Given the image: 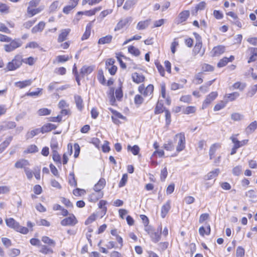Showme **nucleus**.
Returning a JSON list of instances; mask_svg holds the SVG:
<instances>
[{"mask_svg": "<svg viewBox=\"0 0 257 257\" xmlns=\"http://www.w3.org/2000/svg\"><path fill=\"white\" fill-rule=\"evenodd\" d=\"M178 139V145L176 147V152L177 153L183 151L185 148L186 140L185 134L183 133L177 134L174 137V140Z\"/></svg>", "mask_w": 257, "mask_h": 257, "instance_id": "f257e3e1", "label": "nucleus"}, {"mask_svg": "<svg viewBox=\"0 0 257 257\" xmlns=\"http://www.w3.org/2000/svg\"><path fill=\"white\" fill-rule=\"evenodd\" d=\"M194 35L196 39V43L193 49V52L195 55L200 54L201 56H202L205 52V49L201 51L202 43L201 41V37L196 33H194Z\"/></svg>", "mask_w": 257, "mask_h": 257, "instance_id": "f03ea898", "label": "nucleus"}, {"mask_svg": "<svg viewBox=\"0 0 257 257\" xmlns=\"http://www.w3.org/2000/svg\"><path fill=\"white\" fill-rule=\"evenodd\" d=\"M133 21L132 17H128L123 19H121L116 25L114 31H117L121 30L123 28L128 26Z\"/></svg>", "mask_w": 257, "mask_h": 257, "instance_id": "7ed1b4c3", "label": "nucleus"}, {"mask_svg": "<svg viewBox=\"0 0 257 257\" xmlns=\"http://www.w3.org/2000/svg\"><path fill=\"white\" fill-rule=\"evenodd\" d=\"M138 90L144 96H150L153 92L154 86L152 84H149L145 88L144 85L142 84L139 86Z\"/></svg>", "mask_w": 257, "mask_h": 257, "instance_id": "20e7f679", "label": "nucleus"}, {"mask_svg": "<svg viewBox=\"0 0 257 257\" xmlns=\"http://www.w3.org/2000/svg\"><path fill=\"white\" fill-rule=\"evenodd\" d=\"M161 232L162 226H159L156 230H154L153 231H148V234L150 235L152 241L156 243L158 242L161 239Z\"/></svg>", "mask_w": 257, "mask_h": 257, "instance_id": "39448f33", "label": "nucleus"}, {"mask_svg": "<svg viewBox=\"0 0 257 257\" xmlns=\"http://www.w3.org/2000/svg\"><path fill=\"white\" fill-rule=\"evenodd\" d=\"M217 95V92H212L208 94L202 104V108L203 109L206 108L216 98Z\"/></svg>", "mask_w": 257, "mask_h": 257, "instance_id": "423d86ee", "label": "nucleus"}, {"mask_svg": "<svg viewBox=\"0 0 257 257\" xmlns=\"http://www.w3.org/2000/svg\"><path fill=\"white\" fill-rule=\"evenodd\" d=\"M77 223V220L74 215L66 217L61 221V224L63 226L74 225Z\"/></svg>", "mask_w": 257, "mask_h": 257, "instance_id": "0eeeda50", "label": "nucleus"}, {"mask_svg": "<svg viewBox=\"0 0 257 257\" xmlns=\"http://www.w3.org/2000/svg\"><path fill=\"white\" fill-rule=\"evenodd\" d=\"M190 15V13L189 11H184L181 12L179 15L178 18L176 20V23L177 24L182 23L188 19Z\"/></svg>", "mask_w": 257, "mask_h": 257, "instance_id": "6e6552de", "label": "nucleus"}, {"mask_svg": "<svg viewBox=\"0 0 257 257\" xmlns=\"http://www.w3.org/2000/svg\"><path fill=\"white\" fill-rule=\"evenodd\" d=\"M70 32L71 29L69 28L61 30L57 39L58 42L61 43L66 40Z\"/></svg>", "mask_w": 257, "mask_h": 257, "instance_id": "1a4fd4ad", "label": "nucleus"}, {"mask_svg": "<svg viewBox=\"0 0 257 257\" xmlns=\"http://www.w3.org/2000/svg\"><path fill=\"white\" fill-rule=\"evenodd\" d=\"M132 78L133 81L137 84L143 82L145 80V77L144 75L137 72L133 73L132 75Z\"/></svg>", "mask_w": 257, "mask_h": 257, "instance_id": "9d476101", "label": "nucleus"}, {"mask_svg": "<svg viewBox=\"0 0 257 257\" xmlns=\"http://www.w3.org/2000/svg\"><path fill=\"white\" fill-rule=\"evenodd\" d=\"M225 50V48L223 46L219 45L214 47L212 50V56L214 57L219 56L223 54Z\"/></svg>", "mask_w": 257, "mask_h": 257, "instance_id": "9b49d317", "label": "nucleus"}, {"mask_svg": "<svg viewBox=\"0 0 257 257\" xmlns=\"http://www.w3.org/2000/svg\"><path fill=\"white\" fill-rule=\"evenodd\" d=\"M43 9L44 8L42 6L37 9H33V8H30V7H28L27 8L28 15L29 17H32L34 15L40 13L43 10Z\"/></svg>", "mask_w": 257, "mask_h": 257, "instance_id": "f8f14e48", "label": "nucleus"}, {"mask_svg": "<svg viewBox=\"0 0 257 257\" xmlns=\"http://www.w3.org/2000/svg\"><path fill=\"white\" fill-rule=\"evenodd\" d=\"M230 140L238 149L247 144L248 141V140H243L241 141H239L237 139V138L234 137H231Z\"/></svg>", "mask_w": 257, "mask_h": 257, "instance_id": "ddd939ff", "label": "nucleus"}, {"mask_svg": "<svg viewBox=\"0 0 257 257\" xmlns=\"http://www.w3.org/2000/svg\"><path fill=\"white\" fill-rule=\"evenodd\" d=\"M171 201L170 200H168L165 204L163 205V206L161 208V216L162 218H165L167 214L170 210L171 208Z\"/></svg>", "mask_w": 257, "mask_h": 257, "instance_id": "4468645a", "label": "nucleus"}, {"mask_svg": "<svg viewBox=\"0 0 257 257\" xmlns=\"http://www.w3.org/2000/svg\"><path fill=\"white\" fill-rule=\"evenodd\" d=\"M234 59L233 56H230L229 58L223 57L217 64L218 67H223L225 66L229 62H231Z\"/></svg>", "mask_w": 257, "mask_h": 257, "instance_id": "2eb2a0df", "label": "nucleus"}, {"mask_svg": "<svg viewBox=\"0 0 257 257\" xmlns=\"http://www.w3.org/2000/svg\"><path fill=\"white\" fill-rule=\"evenodd\" d=\"M105 180L104 178H101L94 186V190L96 192H99L105 185Z\"/></svg>", "mask_w": 257, "mask_h": 257, "instance_id": "dca6fc26", "label": "nucleus"}, {"mask_svg": "<svg viewBox=\"0 0 257 257\" xmlns=\"http://www.w3.org/2000/svg\"><path fill=\"white\" fill-rule=\"evenodd\" d=\"M239 95L238 92H233L231 93L226 94L224 97L227 101H232L236 100L239 96Z\"/></svg>", "mask_w": 257, "mask_h": 257, "instance_id": "f3484780", "label": "nucleus"}, {"mask_svg": "<svg viewBox=\"0 0 257 257\" xmlns=\"http://www.w3.org/2000/svg\"><path fill=\"white\" fill-rule=\"evenodd\" d=\"M43 133V130L41 128H36L33 130H32L30 132H28L26 136L27 139H29L33 138L36 135H38L40 133Z\"/></svg>", "mask_w": 257, "mask_h": 257, "instance_id": "a211bd4d", "label": "nucleus"}, {"mask_svg": "<svg viewBox=\"0 0 257 257\" xmlns=\"http://www.w3.org/2000/svg\"><path fill=\"white\" fill-rule=\"evenodd\" d=\"M45 26V23L44 22H40L38 25L32 28L31 32L33 34L37 33L39 32H42L44 30Z\"/></svg>", "mask_w": 257, "mask_h": 257, "instance_id": "6ab92c4d", "label": "nucleus"}, {"mask_svg": "<svg viewBox=\"0 0 257 257\" xmlns=\"http://www.w3.org/2000/svg\"><path fill=\"white\" fill-rule=\"evenodd\" d=\"M91 28L92 22H90L87 25L86 27L85 32H84L81 38L82 40H86L89 37L91 33Z\"/></svg>", "mask_w": 257, "mask_h": 257, "instance_id": "aec40b11", "label": "nucleus"}, {"mask_svg": "<svg viewBox=\"0 0 257 257\" xmlns=\"http://www.w3.org/2000/svg\"><path fill=\"white\" fill-rule=\"evenodd\" d=\"M112 39V36L111 35H108L105 36L104 37H102L100 38L98 41V44H109L111 43Z\"/></svg>", "mask_w": 257, "mask_h": 257, "instance_id": "412c9836", "label": "nucleus"}, {"mask_svg": "<svg viewBox=\"0 0 257 257\" xmlns=\"http://www.w3.org/2000/svg\"><path fill=\"white\" fill-rule=\"evenodd\" d=\"M33 82L32 79L26 80L22 81L17 82V87L20 89L24 88L26 87L30 86Z\"/></svg>", "mask_w": 257, "mask_h": 257, "instance_id": "4be33fe9", "label": "nucleus"}, {"mask_svg": "<svg viewBox=\"0 0 257 257\" xmlns=\"http://www.w3.org/2000/svg\"><path fill=\"white\" fill-rule=\"evenodd\" d=\"M151 20L148 19L144 21L139 22L137 26V29L139 30H144L147 28L150 23Z\"/></svg>", "mask_w": 257, "mask_h": 257, "instance_id": "5701e85b", "label": "nucleus"}, {"mask_svg": "<svg viewBox=\"0 0 257 257\" xmlns=\"http://www.w3.org/2000/svg\"><path fill=\"white\" fill-rule=\"evenodd\" d=\"M220 147V145L218 143L214 144L210 147L209 153L210 160L212 159L216 150Z\"/></svg>", "mask_w": 257, "mask_h": 257, "instance_id": "b1692460", "label": "nucleus"}, {"mask_svg": "<svg viewBox=\"0 0 257 257\" xmlns=\"http://www.w3.org/2000/svg\"><path fill=\"white\" fill-rule=\"evenodd\" d=\"M29 165V163L28 160L25 159H21L17 161V168H28L27 167Z\"/></svg>", "mask_w": 257, "mask_h": 257, "instance_id": "393cba45", "label": "nucleus"}, {"mask_svg": "<svg viewBox=\"0 0 257 257\" xmlns=\"http://www.w3.org/2000/svg\"><path fill=\"white\" fill-rule=\"evenodd\" d=\"M75 101L78 109L81 110L83 107V100L80 96L75 95L74 96Z\"/></svg>", "mask_w": 257, "mask_h": 257, "instance_id": "a878e982", "label": "nucleus"}, {"mask_svg": "<svg viewBox=\"0 0 257 257\" xmlns=\"http://www.w3.org/2000/svg\"><path fill=\"white\" fill-rule=\"evenodd\" d=\"M245 87V83H241L240 82H236L232 86L233 89H238L241 91H243Z\"/></svg>", "mask_w": 257, "mask_h": 257, "instance_id": "bb28decb", "label": "nucleus"}, {"mask_svg": "<svg viewBox=\"0 0 257 257\" xmlns=\"http://www.w3.org/2000/svg\"><path fill=\"white\" fill-rule=\"evenodd\" d=\"M219 169H216L214 170H213L210 172H209L206 175V180H211L216 177L219 174Z\"/></svg>", "mask_w": 257, "mask_h": 257, "instance_id": "cd10ccee", "label": "nucleus"}, {"mask_svg": "<svg viewBox=\"0 0 257 257\" xmlns=\"http://www.w3.org/2000/svg\"><path fill=\"white\" fill-rule=\"evenodd\" d=\"M257 127V122L254 121L250 123L246 128V132L248 134H251L254 132Z\"/></svg>", "mask_w": 257, "mask_h": 257, "instance_id": "c85d7f7f", "label": "nucleus"}, {"mask_svg": "<svg viewBox=\"0 0 257 257\" xmlns=\"http://www.w3.org/2000/svg\"><path fill=\"white\" fill-rule=\"evenodd\" d=\"M52 158L53 161L59 165L61 164V157L57 151H52Z\"/></svg>", "mask_w": 257, "mask_h": 257, "instance_id": "c756f323", "label": "nucleus"}, {"mask_svg": "<svg viewBox=\"0 0 257 257\" xmlns=\"http://www.w3.org/2000/svg\"><path fill=\"white\" fill-rule=\"evenodd\" d=\"M38 151V148L35 145H31L28 147L27 149L24 151V153H35Z\"/></svg>", "mask_w": 257, "mask_h": 257, "instance_id": "7c9ffc66", "label": "nucleus"}, {"mask_svg": "<svg viewBox=\"0 0 257 257\" xmlns=\"http://www.w3.org/2000/svg\"><path fill=\"white\" fill-rule=\"evenodd\" d=\"M5 50L7 52H11L14 50L16 48V42L13 41L10 44L5 45Z\"/></svg>", "mask_w": 257, "mask_h": 257, "instance_id": "2f4dec72", "label": "nucleus"}, {"mask_svg": "<svg viewBox=\"0 0 257 257\" xmlns=\"http://www.w3.org/2000/svg\"><path fill=\"white\" fill-rule=\"evenodd\" d=\"M93 71L92 67L90 66H84L81 69V74L82 75H88L91 73Z\"/></svg>", "mask_w": 257, "mask_h": 257, "instance_id": "473e14b6", "label": "nucleus"}, {"mask_svg": "<svg viewBox=\"0 0 257 257\" xmlns=\"http://www.w3.org/2000/svg\"><path fill=\"white\" fill-rule=\"evenodd\" d=\"M128 51L129 53L135 56H138L140 54V51L139 49L133 46H130L128 47Z\"/></svg>", "mask_w": 257, "mask_h": 257, "instance_id": "72a5a7b5", "label": "nucleus"}, {"mask_svg": "<svg viewBox=\"0 0 257 257\" xmlns=\"http://www.w3.org/2000/svg\"><path fill=\"white\" fill-rule=\"evenodd\" d=\"M127 150L132 152L134 155H137L140 152V148L137 145H134L133 147H131V145L127 146Z\"/></svg>", "mask_w": 257, "mask_h": 257, "instance_id": "f704fd0d", "label": "nucleus"}, {"mask_svg": "<svg viewBox=\"0 0 257 257\" xmlns=\"http://www.w3.org/2000/svg\"><path fill=\"white\" fill-rule=\"evenodd\" d=\"M163 148L166 151H172L174 150L175 146L171 141L167 142L163 145Z\"/></svg>", "mask_w": 257, "mask_h": 257, "instance_id": "c9c22d12", "label": "nucleus"}, {"mask_svg": "<svg viewBox=\"0 0 257 257\" xmlns=\"http://www.w3.org/2000/svg\"><path fill=\"white\" fill-rule=\"evenodd\" d=\"M257 91V84L252 86L249 89H248L246 97H252Z\"/></svg>", "mask_w": 257, "mask_h": 257, "instance_id": "e433bc0d", "label": "nucleus"}, {"mask_svg": "<svg viewBox=\"0 0 257 257\" xmlns=\"http://www.w3.org/2000/svg\"><path fill=\"white\" fill-rule=\"evenodd\" d=\"M136 4L135 0H127L123 7V8L125 10H130L135 4Z\"/></svg>", "mask_w": 257, "mask_h": 257, "instance_id": "4c0bfd02", "label": "nucleus"}, {"mask_svg": "<svg viewBox=\"0 0 257 257\" xmlns=\"http://www.w3.org/2000/svg\"><path fill=\"white\" fill-rule=\"evenodd\" d=\"M42 240L45 243L48 244L50 245L54 246L55 245V242L53 239L50 238L49 237L44 236L42 238Z\"/></svg>", "mask_w": 257, "mask_h": 257, "instance_id": "58836bf2", "label": "nucleus"}, {"mask_svg": "<svg viewBox=\"0 0 257 257\" xmlns=\"http://www.w3.org/2000/svg\"><path fill=\"white\" fill-rule=\"evenodd\" d=\"M98 80L99 82L105 85L106 83V80L103 75V71L102 70H100L98 73Z\"/></svg>", "mask_w": 257, "mask_h": 257, "instance_id": "ea45409f", "label": "nucleus"}, {"mask_svg": "<svg viewBox=\"0 0 257 257\" xmlns=\"http://www.w3.org/2000/svg\"><path fill=\"white\" fill-rule=\"evenodd\" d=\"M50 113L51 110L46 108L39 109L37 111L38 114L40 116L49 115L50 114Z\"/></svg>", "mask_w": 257, "mask_h": 257, "instance_id": "a19ab883", "label": "nucleus"}, {"mask_svg": "<svg viewBox=\"0 0 257 257\" xmlns=\"http://www.w3.org/2000/svg\"><path fill=\"white\" fill-rule=\"evenodd\" d=\"M196 111V108L195 106H189L186 107L183 109V112L186 114L193 113Z\"/></svg>", "mask_w": 257, "mask_h": 257, "instance_id": "79ce46f5", "label": "nucleus"}, {"mask_svg": "<svg viewBox=\"0 0 257 257\" xmlns=\"http://www.w3.org/2000/svg\"><path fill=\"white\" fill-rule=\"evenodd\" d=\"M56 128V126L52 123H48L42 127L43 132H49L52 130H55Z\"/></svg>", "mask_w": 257, "mask_h": 257, "instance_id": "37998d69", "label": "nucleus"}, {"mask_svg": "<svg viewBox=\"0 0 257 257\" xmlns=\"http://www.w3.org/2000/svg\"><path fill=\"white\" fill-rule=\"evenodd\" d=\"M22 62L29 64V65H33L34 64L35 60L33 57H30L29 58L22 59L21 60V64Z\"/></svg>", "mask_w": 257, "mask_h": 257, "instance_id": "c03bdc74", "label": "nucleus"}, {"mask_svg": "<svg viewBox=\"0 0 257 257\" xmlns=\"http://www.w3.org/2000/svg\"><path fill=\"white\" fill-rule=\"evenodd\" d=\"M164 112L165 113L166 124L169 125L171 121V113L168 109H165Z\"/></svg>", "mask_w": 257, "mask_h": 257, "instance_id": "a18cd8bd", "label": "nucleus"}, {"mask_svg": "<svg viewBox=\"0 0 257 257\" xmlns=\"http://www.w3.org/2000/svg\"><path fill=\"white\" fill-rule=\"evenodd\" d=\"M242 172L241 166L238 165L234 167L232 169V173L235 176H239Z\"/></svg>", "mask_w": 257, "mask_h": 257, "instance_id": "49530a36", "label": "nucleus"}, {"mask_svg": "<svg viewBox=\"0 0 257 257\" xmlns=\"http://www.w3.org/2000/svg\"><path fill=\"white\" fill-rule=\"evenodd\" d=\"M69 184L72 186H77V182L75 180L74 174L73 173H70L69 174Z\"/></svg>", "mask_w": 257, "mask_h": 257, "instance_id": "de8ad7c7", "label": "nucleus"}, {"mask_svg": "<svg viewBox=\"0 0 257 257\" xmlns=\"http://www.w3.org/2000/svg\"><path fill=\"white\" fill-rule=\"evenodd\" d=\"M106 203V201L102 200L99 201L98 204L99 207L102 209V213L104 214H105L107 210V208L105 206Z\"/></svg>", "mask_w": 257, "mask_h": 257, "instance_id": "09e8293b", "label": "nucleus"}, {"mask_svg": "<svg viewBox=\"0 0 257 257\" xmlns=\"http://www.w3.org/2000/svg\"><path fill=\"white\" fill-rule=\"evenodd\" d=\"M43 89L37 88L36 91H32L27 93V95L30 96H37L42 94Z\"/></svg>", "mask_w": 257, "mask_h": 257, "instance_id": "8fccbe9b", "label": "nucleus"}, {"mask_svg": "<svg viewBox=\"0 0 257 257\" xmlns=\"http://www.w3.org/2000/svg\"><path fill=\"white\" fill-rule=\"evenodd\" d=\"M6 222L7 225L11 228H15V220L14 219L12 218H9L6 220Z\"/></svg>", "mask_w": 257, "mask_h": 257, "instance_id": "3c124183", "label": "nucleus"}, {"mask_svg": "<svg viewBox=\"0 0 257 257\" xmlns=\"http://www.w3.org/2000/svg\"><path fill=\"white\" fill-rule=\"evenodd\" d=\"M59 3L58 1H54L50 6L49 10L50 12H53L59 7Z\"/></svg>", "mask_w": 257, "mask_h": 257, "instance_id": "603ef678", "label": "nucleus"}, {"mask_svg": "<svg viewBox=\"0 0 257 257\" xmlns=\"http://www.w3.org/2000/svg\"><path fill=\"white\" fill-rule=\"evenodd\" d=\"M168 175V171L166 167H165L161 170L160 179L162 181H164Z\"/></svg>", "mask_w": 257, "mask_h": 257, "instance_id": "864d4df0", "label": "nucleus"}, {"mask_svg": "<svg viewBox=\"0 0 257 257\" xmlns=\"http://www.w3.org/2000/svg\"><path fill=\"white\" fill-rule=\"evenodd\" d=\"M127 178H128V176L126 174H124L122 175V178H121V180L120 181L119 184H118L119 187H122L125 185V184L127 182Z\"/></svg>", "mask_w": 257, "mask_h": 257, "instance_id": "5fc2aeb1", "label": "nucleus"}, {"mask_svg": "<svg viewBox=\"0 0 257 257\" xmlns=\"http://www.w3.org/2000/svg\"><path fill=\"white\" fill-rule=\"evenodd\" d=\"M163 105L158 102L155 108V113L156 114H160L163 112Z\"/></svg>", "mask_w": 257, "mask_h": 257, "instance_id": "6e6d98bb", "label": "nucleus"}, {"mask_svg": "<svg viewBox=\"0 0 257 257\" xmlns=\"http://www.w3.org/2000/svg\"><path fill=\"white\" fill-rule=\"evenodd\" d=\"M123 57V56L120 53L116 54V58L117 61L119 62L120 67L123 68L125 69L126 68V65L123 62L122 60H121V57Z\"/></svg>", "mask_w": 257, "mask_h": 257, "instance_id": "4d7b16f0", "label": "nucleus"}, {"mask_svg": "<svg viewBox=\"0 0 257 257\" xmlns=\"http://www.w3.org/2000/svg\"><path fill=\"white\" fill-rule=\"evenodd\" d=\"M134 101L135 104L140 105L143 103L144 98L140 95L137 94L135 97Z\"/></svg>", "mask_w": 257, "mask_h": 257, "instance_id": "13d9d810", "label": "nucleus"}, {"mask_svg": "<svg viewBox=\"0 0 257 257\" xmlns=\"http://www.w3.org/2000/svg\"><path fill=\"white\" fill-rule=\"evenodd\" d=\"M73 193L75 196H79L84 194L85 191L84 189L76 188L73 190Z\"/></svg>", "mask_w": 257, "mask_h": 257, "instance_id": "bf43d9fd", "label": "nucleus"}, {"mask_svg": "<svg viewBox=\"0 0 257 257\" xmlns=\"http://www.w3.org/2000/svg\"><path fill=\"white\" fill-rule=\"evenodd\" d=\"M242 115L239 113H233L231 115V118L235 121H238L242 119Z\"/></svg>", "mask_w": 257, "mask_h": 257, "instance_id": "052dcab7", "label": "nucleus"}, {"mask_svg": "<svg viewBox=\"0 0 257 257\" xmlns=\"http://www.w3.org/2000/svg\"><path fill=\"white\" fill-rule=\"evenodd\" d=\"M180 100L181 101L189 103L191 101V96L190 95L182 96L181 97Z\"/></svg>", "mask_w": 257, "mask_h": 257, "instance_id": "680f3d73", "label": "nucleus"}, {"mask_svg": "<svg viewBox=\"0 0 257 257\" xmlns=\"http://www.w3.org/2000/svg\"><path fill=\"white\" fill-rule=\"evenodd\" d=\"M161 96L163 98H166L167 95L166 94V85L164 83H162L160 84Z\"/></svg>", "mask_w": 257, "mask_h": 257, "instance_id": "e2e57ef3", "label": "nucleus"}, {"mask_svg": "<svg viewBox=\"0 0 257 257\" xmlns=\"http://www.w3.org/2000/svg\"><path fill=\"white\" fill-rule=\"evenodd\" d=\"M15 126V122H9L7 125H0V132L3 130H6L7 128H12Z\"/></svg>", "mask_w": 257, "mask_h": 257, "instance_id": "0e129e2a", "label": "nucleus"}, {"mask_svg": "<svg viewBox=\"0 0 257 257\" xmlns=\"http://www.w3.org/2000/svg\"><path fill=\"white\" fill-rule=\"evenodd\" d=\"M244 255V250L241 247L238 246L236 249V256L237 257H243Z\"/></svg>", "mask_w": 257, "mask_h": 257, "instance_id": "69168bd1", "label": "nucleus"}, {"mask_svg": "<svg viewBox=\"0 0 257 257\" xmlns=\"http://www.w3.org/2000/svg\"><path fill=\"white\" fill-rule=\"evenodd\" d=\"M156 66L160 75L162 76H164L165 70L163 67L159 63H156Z\"/></svg>", "mask_w": 257, "mask_h": 257, "instance_id": "338daca9", "label": "nucleus"}, {"mask_svg": "<svg viewBox=\"0 0 257 257\" xmlns=\"http://www.w3.org/2000/svg\"><path fill=\"white\" fill-rule=\"evenodd\" d=\"M28 229L26 227H23L17 224V231L23 234H27L28 232Z\"/></svg>", "mask_w": 257, "mask_h": 257, "instance_id": "774afa93", "label": "nucleus"}]
</instances>
